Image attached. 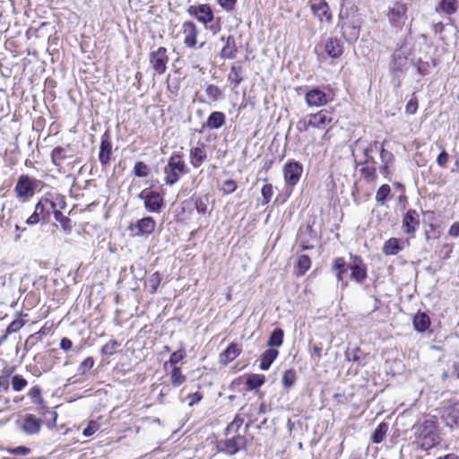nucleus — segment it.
Masks as SVG:
<instances>
[{"instance_id":"obj_25","label":"nucleus","mask_w":459,"mask_h":459,"mask_svg":"<svg viewBox=\"0 0 459 459\" xmlns=\"http://www.w3.org/2000/svg\"><path fill=\"white\" fill-rule=\"evenodd\" d=\"M305 100L309 107H322L328 102L326 94L318 87H314L307 91Z\"/></svg>"},{"instance_id":"obj_16","label":"nucleus","mask_w":459,"mask_h":459,"mask_svg":"<svg viewBox=\"0 0 459 459\" xmlns=\"http://www.w3.org/2000/svg\"><path fill=\"white\" fill-rule=\"evenodd\" d=\"M302 172L303 166L299 161H288L283 168V174L286 184L291 186H296L300 179Z\"/></svg>"},{"instance_id":"obj_10","label":"nucleus","mask_w":459,"mask_h":459,"mask_svg":"<svg viewBox=\"0 0 459 459\" xmlns=\"http://www.w3.org/2000/svg\"><path fill=\"white\" fill-rule=\"evenodd\" d=\"M156 228V221L151 216H145L128 226V230L134 237H148L152 235Z\"/></svg>"},{"instance_id":"obj_38","label":"nucleus","mask_w":459,"mask_h":459,"mask_svg":"<svg viewBox=\"0 0 459 459\" xmlns=\"http://www.w3.org/2000/svg\"><path fill=\"white\" fill-rule=\"evenodd\" d=\"M265 383V377L260 374H249L246 377V385L248 390H257Z\"/></svg>"},{"instance_id":"obj_58","label":"nucleus","mask_w":459,"mask_h":459,"mask_svg":"<svg viewBox=\"0 0 459 459\" xmlns=\"http://www.w3.org/2000/svg\"><path fill=\"white\" fill-rule=\"evenodd\" d=\"M237 182L233 179H227L222 182L221 191L224 195H230L237 189Z\"/></svg>"},{"instance_id":"obj_5","label":"nucleus","mask_w":459,"mask_h":459,"mask_svg":"<svg viewBox=\"0 0 459 459\" xmlns=\"http://www.w3.org/2000/svg\"><path fill=\"white\" fill-rule=\"evenodd\" d=\"M187 13L196 19L199 22L203 23L207 30H210L213 34L220 31L221 26L209 24L214 20V13L209 4H199L196 5H190L186 9Z\"/></svg>"},{"instance_id":"obj_8","label":"nucleus","mask_w":459,"mask_h":459,"mask_svg":"<svg viewBox=\"0 0 459 459\" xmlns=\"http://www.w3.org/2000/svg\"><path fill=\"white\" fill-rule=\"evenodd\" d=\"M364 160L357 162L359 173L368 183L376 182L377 179V161L370 150H362Z\"/></svg>"},{"instance_id":"obj_19","label":"nucleus","mask_w":459,"mask_h":459,"mask_svg":"<svg viewBox=\"0 0 459 459\" xmlns=\"http://www.w3.org/2000/svg\"><path fill=\"white\" fill-rule=\"evenodd\" d=\"M441 418L447 427L459 428V402L445 407Z\"/></svg>"},{"instance_id":"obj_42","label":"nucleus","mask_w":459,"mask_h":459,"mask_svg":"<svg viewBox=\"0 0 459 459\" xmlns=\"http://www.w3.org/2000/svg\"><path fill=\"white\" fill-rule=\"evenodd\" d=\"M297 275H304L311 266V259L307 255H301L297 261Z\"/></svg>"},{"instance_id":"obj_52","label":"nucleus","mask_w":459,"mask_h":459,"mask_svg":"<svg viewBox=\"0 0 459 459\" xmlns=\"http://www.w3.org/2000/svg\"><path fill=\"white\" fill-rule=\"evenodd\" d=\"M186 356V350L184 349V347H181L179 350L174 351L170 357H169V365L174 368V367H178V364L182 361L185 357Z\"/></svg>"},{"instance_id":"obj_1","label":"nucleus","mask_w":459,"mask_h":459,"mask_svg":"<svg viewBox=\"0 0 459 459\" xmlns=\"http://www.w3.org/2000/svg\"><path fill=\"white\" fill-rule=\"evenodd\" d=\"M362 22L358 7L351 3L342 2L337 27L340 28L342 36L348 43H354L358 40Z\"/></svg>"},{"instance_id":"obj_22","label":"nucleus","mask_w":459,"mask_h":459,"mask_svg":"<svg viewBox=\"0 0 459 459\" xmlns=\"http://www.w3.org/2000/svg\"><path fill=\"white\" fill-rule=\"evenodd\" d=\"M322 46L326 55L333 59L339 58L344 51L343 43L336 37L327 38Z\"/></svg>"},{"instance_id":"obj_17","label":"nucleus","mask_w":459,"mask_h":459,"mask_svg":"<svg viewBox=\"0 0 459 459\" xmlns=\"http://www.w3.org/2000/svg\"><path fill=\"white\" fill-rule=\"evenodd\" d=\"M112 155L113 145L110 141V134L108 131H106L101 135L99 152V161L100 162L103 169H105L110 163Z\"/></svg>"},{"instance_id":"obj_13","label":"nucleus","mask_w":459,"mask_h":459,"mask_svg":"<svg viewBox=\"0 0 459 459\" xmlns=\"http://www.w3.org/2000/svg\"><path fill=\"white\" fill-rule=\"evenodd\" d=\"M149 60L153 70L158 74H165L169 62L167 48L165 47H160L156 50L152 51L149 55Z\"/></svg>"},{"instance_id":"obj_59","label":"nucleus","mask_w":459,"mask_h":459,"mask_svg":"<svg viewBox=\"0 0 459 459\" xmlns=\"http://www.w3.org/2000/svg\"><path fill=\"white\" fill-rule=\"evenodd\" d=\"M273 194V186L271 184H265L261 189V195L263 197V204H267Z\"/></svg>"},{"instance_id":"obj_18","label":"nucleus","mask_w":459,"mask_h":459,"mask_svg":"<svg viewBox=\"0 0 459 459\" xmlns=\"http://www.w3.org/2000/svg\"><path fill=\"white\" fill-rule=\"evenodd\" d=\"M420 214L414 209H409L404 213L402 221V227L405 234L414 236L420 226Z\"/></svg>"},{"instance_id":"obj_62","label":"nucleus","mask_w":459,"mask_h":459,"mask_svg":"<svg viewBox=\"0 0 459 459\" xmlns=\"http://www.w3.org/2000/svg\"><path fill=\"white\" fill-rule=\"evenodd\" d=\"M217 4L226 12L235 9L238 0H216Z\"/></svg>"},{"instance_id":"obj_55","label":"nucleus","mask_w":459,"mask_h":459,"mask_svg":"<svg viewBox=\"0 0 459 459\" xmlns=\"http://www.w3.org/2000/svg\"><path fill=\"white\" fill-rule=\"evenodd\" d=\"M205 93L209 100L215 101L221 97V91L218 86L214 84H209L205 88Z\"/></svg>"},{"instance_id":"obj_29","label":"nucleus","mask_w":459,"mask_h":459,"mask_svg":"<svg viewBox=\"0 0 459 459\" xmlns=\"http://www.w3.org/2000/svg\"><path fill=\"white\" fill-rule=\"evenodd\" d=\"M242 351L241 347L236 342H230L229 346L220 354V363L228 365L233 361Z\"/></svg>"},{"instance_id":"obj_30","label":"nucleus","mask_w":459,"mask_h":459,"mask_svg":"<svg viewBox=\"0 0 459 459\" xmlns=\"http://www.w3.org/2000/svg\"><path fill=\"white\" fill-rule=\"evenodd\" d=\"M226 123V116L221 111H212L205 123L203 124V128H209L211 130L220 129Z\"/></svg>"},{"instance_id":"obj_37","label":"nucleus","mask_w":459,"mask_h":459,"mask_svg":"<svg viewBox=\"0 0 459 459\" xmlns=\"http://www.w3.org/2000/svg\"><path fill=\"white\" fill-rule=\"evenodd\" d=\"M244 410L245 407H241L239 411L235 415L233 420L225 428V436L230 435L231 432L237 433L238 431L246 419V412H244Z\"/></svg>"},{"instance_id":"obj_43","label":"nucleus","mask_w":459,"mask_h":459,"mask_svg":"<svg viewBox=\"0 0 459 459\" xmlns=\"http://www.w3.org/2000/svg\"><path fill=\"white\" fill-rule=\"evenodd\" d=\"M297 380V373L295 369L290 368L284 371L281 384L284 388L289 389L292 387Z\"/></svg>"},{"instance_id":"obj_53","label":"nucleus","mask_w":459,"mask_h":459,"mask_svg":"<svg viewBox=\"0 0 459 459\" xmlns=\"http://www.w3.org/2000/svg\"><path fill=\"white\" fill-rule=\"evenodd\" d=\"M149 168L143 161H136L134 166V174L138 178H146L149 175Z\"/></svg>"},{"instance_id":"obj_56","label":"nucleus","mask_w":459,"mask_h":459,"mask_svg":"<svg viewBox=\"0 0 459 459\" xmlns=\"http://www.w3.org/2000/svg\"><path fill=\"white\" fill-rule=\"evenodd\" d=\"M312 232H313V228L309 224H307L304 230H302V229L300 230L299 241H300V247H301L302 250H307L309 248V247L307 246L308 239L305 238L304 235L307 234V235L311 236Z\"/></svg>"},{"instance_id":"obj_32","label":"nucleus","mask_w":459,"mask_h":459,"mask_svg":"<svg viewBox=\"0 0 459 459\" xmlns=\"http://www.w3.org/2000/svg\"><path fill=\"white\" fill-rule=\"evenodd\" d=\"M221 40L225 41V44L221 51V57L224 59H233L237 54L236 41L233 36L221 37Z\"/></svg>"},{"instance_id":"obj_33","label":"nucleus","mask_w":459,"mask_h":459,"mask_svg":"<svg viewBox=\"0 0 459 459\" xmlns=\"http://www.w3.org/2000/svg\"><path fill=\"white\" fill-rule=\"evenodd\" d=\"M243 71L244 68L240 61H237L231 65L228 74V81L233 84L234 87H238L244 81Z\"/></svg>"},{"instance_id":"obj_20","label":"nucleus","mask_w":459,"mask_h":459,"mask_svg":"<svg viewBox=\"0 0 459 459\" xmlns=\"http://www.w3.org/2000/svg\"><path fill=\"white\" fill-rule=\"evenodd\" d=\"M309 5L312 13L319 19L320 22H323L324 20L327 22H332L333 16L325 0H310Z\"/></svg>"},{"instance_id":"obj_45","label":"nucleus","mask_w":459,"mask_h":459,"mask_svg":"<svg viewBox=\"0 0 459 459\" xmlns=\"http://www.w3.org/2000/svg\"><path fill=\"white\" fill-rule=\"evenodd\" d=\"M186 377L182 374L181 368L179 367H174L170 372V380L173 386L178 387L181 385Z\"/></svg>"},{"instance_id":"obj_9","label":"nucleus","mask_w":459,"mask_h":459,"mask_svg":"<svg viewBox=\"0 0 459 459\" xmlns=\"http://www.w3.org/2000/svg\"><path fill=\"white\" fill-rule=\"evenodd\" d=\"M138 198L143 200L144 207L150 212L159 213L164 206L162 195L156 191L144 189L138 195Z\"/></svg>"},{"instance_id":"obj_4","label":"nucleus","mask_w":459,"mask_h":459,"mask_svg":"<svg viewBox=\"0 0 459 459\" xmlns=\"http://www.w3.org/2000/svg\"><path fill=\"white\" fill-rule=\"evenodd\" d=\"M410 53L411 48L407 45L403 44L397 48H395L391 56V60L389 63V72L394 77L398 78L396 83L397 87L401 85L400 76L408 68V60Z\"/></svg>"},{"instance_id":"obj_63","label":"nucleus","mask_w":459,"mask_h":459,"mask_svg":"<svg viewBox=\"0 0 459 459\" xmlns=\"http://www.w3.org/2000/svg\"><path fill=\"white\" fill-rule=\"evenodd\" d=\"M204 395L200 392H195L187 394L186 399L188 400V406L192 407L195 404L198 403Z\"/></svg>"},{"instance_id":"obj_3","label":"nucleus","mask_w":459,"mask_h":459,"mask_svg":"<svg viewBox=\"0 0 459 459\" xmlns=\"http://www.w3.org/2000/svg\"><path fill=\"white\" fill-rule=\"evenodd\" d=\"M186 173H188V169L182 155L178 152H173L164 167L165 184L173 186Z\"/></svg>"},{"instance_id":"obj_41","label":"nucleus","mask_w":459,"mask_h":459,"mask_svg":"<svg viewBox=\"0 0 459 459\" xmlns=\"http://www.w3.org/2000/svg\"><path fill=\"white\" fill-rule=\"evenodd\" d=\"M388 431V424L386 422H381L377 425L371 435V441L374 444H380L385 438Z\"/></svg>"},{"instance_id":"obj_7","label":"nucleus","mask_w":459,"mask_h":459,"mask_svg":"<svg viewBox=\"0 0 459 459\" xmlns=\"http://www.w3.org/2000/svg\"><path fill=\"white\" fill-rule=\"evenodd\" d=\"M39 184V180L33 178L29 175H21L18 178L16 185L14 186L16 197L19 200H22V202L28 201L34 195L35 191Z\"/></svg>"},{"instance_id":"obj_51","label":"nucleus","mask_w":459,"mask_h":459,"mask_svg":"<svg viewBox=\"0 0 459 459\" xmlns=\"http://www.w3.org/2000/svg\"><path fill=\"white\" fill-rule=\"evenodd\" d=\"M11 384L15 392H20L26 387L28 382L22 375L16 374L12 377Z\"/></svg>"},{"instance_id":"obj_47","label":"nucleus","mask_w":459,"mask_h":459,"mask_svg":"<svg viewBox=\"0 0 459 459\" xmlns=\"http://www.w3.org/2000/svg\"><path fill=\"white\" fill-rule=\"evenodd\" d=\"M28 395L31 399L32 403L38 406L44 408V399L41 395V388L39 385L31 387L28 393Z\"/></svg>"},{"instance_id":"obj_6","label":"nucleus","mask_w":459,"mask_h":459,"mask_svg":"<svg viewBox=\"0 0 459 459\" xmlns=\"http://www.w3.org/2000/svg\"><path fill=\"white\" fill-rule=\"evenodd\" d=\"M247 439L245 435L237 434L230 438L221 439L216 444L218 453L235 455L247 449Z\"/></svg>"},{"instance_id":"obj_14","label":"nucleus","mask_w":459,"mask_h":459,"mask_svg":"<svg viewBox=\"0 0 459 459\" xmlns=\"http://www.w3.org/2000/svg\"><path fill=\"white\" fill-rule=\"evenodd\" d=\"M307 118L310 127L323 130L333 122V114L332 109L323 108L317 113L307 115Z\"/></svg>"},{"instance_id":"obj_34","label":"nucleus","mask_w":459,"mask_h":459,"mask_svg":"<svg viewBox=\"0 0 459 459\" xmlns=\"http://www.w3.org/2000/svg\"><path fill=\"white\" fill-rule=\"evenodd\" d=\"M430 318L424 312H417L412 317V325L415 331L419 333L426 332L430 326Z\"/></svg>"},{"instance_id":"obj_21","label":"nucleus","mask_w":459,"mask_h":459,"mask_svg":"<svg viewBox=\"0 0 459 459\" xmlns=\"http://www.w3.org/2000/svg\"><path fill=\"white\" fill-rule=\"evenodd\" d=\"M208 203L209 196L207 195L192 196L190 199L182 202V209L185 211L195 207L198 214L204 215L207 212Z\"/></svg>"},{"instance_id":"obj_44","label":"nucleus","mask_w":459,"mask_h":459,"mask_svg":"<svg viewBox=\"0 0 459 459\" xmlns=\"http://www.w3.org/2000/svg\"><path fill=\"white\" fill-rule=\"evenodd\" d=\"M65 152H66V151L64 147H62V146L55 147L51 152L52 162L56 166H60L62 161H64L67 158Z\"/></svg>"},{"instance_id":"obj_64","label":"nucleus","mask_w":459,"mask_h":459,"mask_svg":"<svg viewBox=\"0 0 459 459\" xmlns=\"http://www.w3.org/2000/svg\"><path fill=\"white\" fill-rule=\"evenodd\" d=\"M418 109V100L416 98H411L406 104L405 111L407 114L413 115Z\"/></svg>"},{"instance_id":"obj_28","label":"nucleus","mask_w":459,"mask_h":459,"mask_svg":"<svg viewBox=\"0 0 459 459\" xmlns=\"http://www.w3.org/2000/svg\"><path fill=\"white\" fill-rule=\"evenodd\" d=\"M405 241L403 238H390L382 247V252L385 255H396L404 248Z\"/></svg>"},{"instance_id":"obj_27","label":"nucleus","mask_w":459,"mask_h":459,"mask_svg":"<svg viewBox=\"0 0 459 459\" xmlns=\"http://www.w3.org/2000/svg\"><path fill=\"white\" fill-rule=\"evenodd\" d=\"M411 65L420 75L426 76L437 66V62L434 58L429 56L426 60L421 58L411 59Z\"/></svg>"},{"instance_id":"obj_61","label":"nucleus","mask_w":459,"mask_h":459,"mask_svg":"<svg viewBox=\"0 0 459 459\" xmlns=\"http://www.w3.org/2000/svg\"><path fill=\"white\" fill-rule=\"evenodd\" d=\"M23 325L24 322L22 319H14L8 325L6 333L12 334L13 333H17Z\"/></svg>"},{"instance_id":"obj_12","label":"nucleus","mask_w":459,"mask_h":459,"mask_svg":"<svg viewBox=\"0 0 459 459\" xmlns=\"http://www.w3.org/2000/svg\"><path fill=\"white\" fill-rule=\"evenodd\" d=\"M352 264H349L351 279L357 283H363L368 277V267L363 259L357 255H351Z\"/></svg>"},{"instance_id":"obj_23","label":"nucleus","mask_w":459,"mask_h":459,"mask_svg":"<svg viewBox=\"0 0 459 459\" xmlns=\"http://www.w3.org/2000/svg\"><path fill=\"white\" fill-rule=\"evenodd\" d=\"M407 11L408 7L406 4L403 2L394 3V4L389 8L387 14L389 22L395 26L400 25L406 19Z\"/></svg>"},{"instance_id":"obj_2","label":"nucleus","mask_w":459,"mask_h":459,"mask_svg":"<svg viewBox=\"0 0 459 459\" xmlns=\"http://www.w3.org/2000/svg\"><path fill=\"white\" fill-rule=\"evenodd\" d=\"M413 429L415 443L420 449L428 451L440 443V435L436 417L425 418L422 421L415 424Z\"/></svg>"},{"instance_id":"obj_11","label":"nucleus","mask_w":459,"mask_h":459,"mask_svg":"<svg viewBox=\"0 0 459 459\" xmlns=\"http://www.w3.org/2000/svg\"><path fill=\"white\" fill-rule=\"evenodd\" d=\"M44 420L34 414L26 413L22 420H18L19 429L28 436L37 435L40 432Z\"/></svg>"},{"instance_id":"obj_49","label":"nucleus","mask_w":459,"mask_h":459,"mask_svg":"<svg viewBox=\"0 0 459 459\" xmlns=\"http://www.w3.org/2000/svg\"><path fill=\"white\" fill-rule=\"evenodd\" d=\"M95 361L92 357L84 359L77 368V374L80 376L86 375L94 366Z\"/></svg>"},{"instance_id":"obj_35","label":"nucleus","mask_w":459,"mask_h":459,"mask_svg":"<svg viewBox=\"0 0 459 459\" xmlns=\"http://www.w3.org/2000/svg\"><path fill=\"white\" fill-rule=\"evenodd\" d=\"M206 158L207 154L204 149V144L193 147L190 150V163L194 168H199Z\"/></svg>"},{"instance_id":"obj_36","label":"nucleus","mask_w":459,"mask_h":459,"mask_svg":"<svg viewBox=\"0 0 459 459\" xmlns=\"http://www.w3.org/2000/svg\"><path fill=\"white\" fill-rule=\"evenodd\" d=\"M279 355V351L275 349H267L265 350L261 357H260V364H259V368L261 370H268L270 368V367L272 366V364L273 363V361L277 359Z\"/></svg>"},{"instance_id":"obj_60","label":"nucleus","mask_w":459,"mask_h":459,"mask_svg":"<svg viewBox=\"0 0 459 459\" xmlns=\"http://www.w3.org/2000/svg\"><path fill=\"white\" fill-rule=\"evenodd\" d=\"M100 424L94 420H91L86 428L82 430V435L86 437H91L100 429Z\"/></svg>"},{"instance_id":"obj_26","label":"nucleus","mask_w":459,"mask_h":459,"mask_svg":"<svg viewBox=\"0 0 459 459\" xmlns=\"http://www.w3.org/2000/svg\"><path fill=\"white\" fill-rule=\"evenodd\" d=\"M332 271L333 272L337 281L341 282L342 289L348 286V281L344 279V274L349 271V264L343 257H337L333 261Z\"/></svg>"},{"instance_id":"obj_39","label":"nucleus","mask_w":459,"mask_h":459,"mask_svg":"<svg viewBox=\"0 0 459 459\" xmlns=\"http://www.w3.org/2000/svg\"><path fill=\"white\" fill-rule=\"evenodd\" d=\"M345 358L348 361L357 362L360 366L364 365L365 354L359 347H349L345 351Z\"/></svg>"},{"instance_id":"obj_54","label":"nucleus","mask_w":459,"mask_h":459,"mask_svg":"<svg viewBox=\"0 0 459 459\" xmlns=\"http://www.w3.org/2000/svg\"><path fill=\"white\" fill-rule=\"evenodd\" d=\"M119 342L114 339L110 340L108 343L102 346L100 350L101 355L112 356L116 353V349L119 346Z\"/></svg>"},{"instance_id":"obj_57","label":"nucleus","mask_w":459,"mask_h":459,"mask_svg":"<svg viewBox=\"0 0 459 459\" xmlns=\"http://www.w3.org/2000/svg\"><path fill=\"white\" fill-rule=\"evenodd\" d=\"M379 156L381 163L385 164H394V154L385 150L384 146L379 147Z\"/></svg>"},{"instance_id":"obj_31","label":"nucleus","mask_w":459,"mask_h":459,"mask_svg":"<svg viewBox=\"0 0 459 459\" xmlns=\"http://www.w3.org/2000/svg\"><path fill=\"white\" fill-rule=\"evenodd\" d=\"M459 2L457 0H439L435 7L436 13L440 15H452L457 12Z\"/></svg>"},{"instance_id":"obj_46","label":"nucleus","mask_w":459,"mask_h":459,"mask_svg":"<svg viewBox=\"0 0 459 459\" xmlns=\"http://www.w3.org/2000/svg\"><path fill=\"white\" fill-rule=\"evenodd\" d=\"M55 220L60 223L63 230L69 234L72 231V221L71 219L62 213V212H56Z\"/></svg>"},{"instance_id":"obj_24","label":"nucleus","mask_w":459,"mask_h":459,"mask_svg":"<svg viewBox=\"0 0 459 459\" xmlns=\"http://www.w3.org/2000/svg\"><path fill=\"white\" fill-rule=\"evenodd\" d=\"M184 34V44L186 48H192L197 44L198 30L193 21H186L182 24Z\"/></svg>"},{"instance_id":"obj_40","label":"nucleus","mask_w":459,"mask_h":459,"mask_svg":"<svg viewBox=\"0 0 459 459\" xmlns=\"http://www.w3.org/2000/svg\"><path fill=\"white\" fill-rule=\"evenodd\" d=\"M283 337H284V332L281 328H275L271 333L269 339L267 341V346H269V349L277 348L282 345L283 342Z\"/></svg>"},{"instance_id":"obj_15","label":"nucleus","mask_w":459,"mask_h":459,"mask_svg":"<svg viewBox=\"0 0 459 459\" xmlns=\"http://www.w3.org/2000/svg\"><path fill=\"white\" fill-rule=\"evenodd\" d=\"M48 203L47 197H42L35 205L34 212L26 220L25 223L29 226L36 225L39 222L46 223L49 220V212L45 207Z\"/></svg>"},{"instance_id":"obj_50","label":"nucleus","mask_w":459,"mask_h":459,"mask_svg":"<svg viewBox=\"0 0 459 459\" xmlns=\"http://www.w3.org/2000/svg\"><path fill=\"white\" fill-rule=\"evenodd\" d=\"M391 193V187L387 184L382 185L376 193V201L380 204H384L386 201L388 195Z\"/></svg>"},{"instance_id":"obj_48","label":"nucleus","mask_w":459,"mask_h":459,"mask_svg":"<svg viewBox=\"0 0 459 459\" xmlns=\"http://www.w3.org/2000/svg\"><path fill=\"white\" fill-rule=\"evenodd\" d=\"M161 282V276L159 272L153 273L146 281V286L149 289L151 294H154Z\"/></svg>"}]
</instances>
